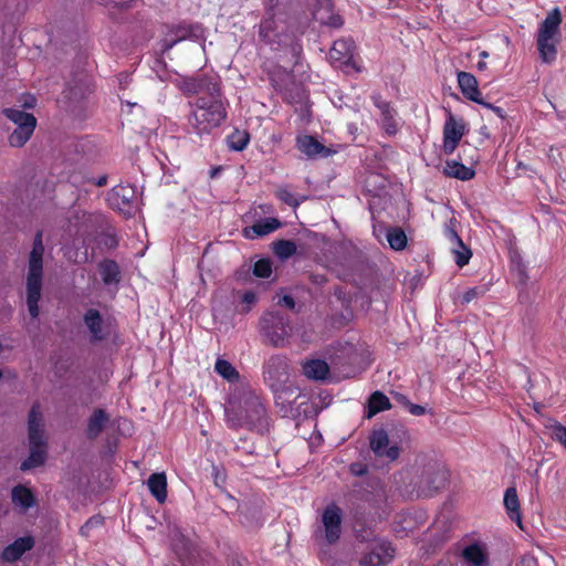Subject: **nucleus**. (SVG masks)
Returning <instances> with one entry per match:
<instances>
[{
	"label": "nucleus",
	"mask_w": 566,
	"mask_h": 566,
	"mask_svg": "<svg viewBox=\"0 0 566 566\" xmlns=\"http://www.w3.org/2000/svg\"><path fill=\"white\" fill-rule=\"evenodd\" d=\"M228 103L222 94L219 96H199L190 104L188 117L190 130L199 137L210 135L227 118Z\"/></svg>",
	"instance_id": "obj_1"
},
{
	"label": "nucleus",
	"mask_w": 566,
	"mask_h": 566,
	"mask_svg": "<svg viewBox=\"0 0 566 566\" xmlns=\"http://www.w3.org/2000/svg\"><path fill=\"white\" fill-rule=\"evenodd\" d=\"M43 233L38 231L34 235L33 247L29 254L27 273V305L32 318H38L40 314L39 302L43 283Z\"/></svg>",
	"instance_id": "obj_2"
},
{
	"label": "nucleus",
	"mask_w": 566,
	"mask_h": 566,
	"mask_svg": "<svg viewBox=\"0 0 566 566\" xmlns=\"http://www.w3.org/2000/svg\"><path fill=\"white\" fill-rule=\"evenodd\" d=\"M356 512L368 509L369 514L382 518L389 513L388 493L380 481L375 476H366L363 481H356ZM358 518L356 517V524Z\"/></svg>",
	"instance_id": "obj_3"
},
{
	"label": "nucleus",
	"mask_w": 566,
	"mask_h": 566,
	"mask_svg": "<svg viewBox=\"0 0 566 566\" xmlns=\"http://www.w3.org/2000/svg\"><path fill=\"white\" fill-rule=\"evenodd\" d=\"M379 290L380 279L376 262L356 252V305L361 310L369 308Z\"/></svg>",
	"instance_id": "obj_4"
},
{
	"label": "nucleus",
	"mask_w": 566,
	"mask_h": 566,
	"mask_svg": "<svg viewBox=\"0 0 566 566\" xmlns=\"http://www.w3.org/2000/svg\"><path fill=\"white\" fill-rule=\"evenodd\" d=\"M562 22V11L556 7L546 14L545 19L538 25L536 32V49L543 63L552 64L557 59Z\"/></svg>",
	"instance_id": "obj_5"
},
{
	"label": "nucleus",
	"mask_w": 566,
	"mask_h": 566,
	"mask_svg": "<svg viewBox=\"0 0 566 566\" xmlns=\"http://www.w3.org/2000/svg\"><path fill=\"white\" fill-rule=\"evenodd\" d=\"M30 454L21 463L22 471L41 467L46 460V438L43 429V416L39 405H33L28 419Z\"/></svg>",
	"instance_id": "obj_6"
},
{
	"label": "nucleus",
	"mask_w": 566,
	"mask_h": 566,
	"mask_svg": "<svg viewBox=\"0 0 566 566\" xmlns=\"http://www.w3.org/2000/svg\"><path fill=\"white\" fill-rule=\"evenodd\" d=\"M242 403L241 417L234 418L231 412L228 411V422L232 427H247L261 434L268 432L270 418L261 397L252 391L247 392Z\"/></svg>",
	"instance_id": "obj_7"
},
{
	"label": "nucleus",
	"mask_w": 566,
	"mask_h": 566,
	"mask_svg": "<svg viewBox=\"0 0 566 566\" xmlns=\"http://www.w3.org/2000/svg\"><path fill=\"white\" fill-rule=\"evenodd\" d=\"M259 331L265 343L275 348L285 347L293 334L290 318L279 311L265 312L260 317Z\"/></svg>",
	"instance_id": "obj_8"
},
{
	"label": "nucleus",
	"mask_w": 566,
	"mask_h": 566,
	"mask_svg": "<svg viewBox=\"0 0 566 566\" xmlns=\"http://www.w3.org/2000/svg\"><path fill=\"white\" fill-rule=\"evenodd\" d=\"M342 509L335 503H329L322 511L319 523L314 527V541L318 544H336L342 535Z\"/></svg>",
	"instance_id": "obj_9"
},
{
	"label": "nucleus",
	"mask_w": 566,
	"mask_h": 566,
	"mask_svg": "<svg viewBox=\"0 0 566 566\" xmlns=\"http://www.w3.org/2000/svg\"><path fill=\"white\" fill-rule=\"evenodd\" d=\"M263 379L275 394H283L290 379V365L286 356L275 354L263 363Z\"/></svg>",
	"instance_id": "obj_10"
},
{
	"label": "nucleus",
	"mask_w": 566,
	"mask_h": 566,
	"mask_svg": "<svg viewBox=\"0 0 566 566\" xmlns=\"http://www.w3.org/2000/svg\"><path fill=\"white\" fill-rule=\"evenodd\" d=\"M284 25L277 23L272 14H269L262 20L259 27V36L265 44L271 45L272 49L279 50L281 46L291 45L292 52L298 54L301 46L294 43L292 38L284 33Z\"/></svg>",
	"instance_id": "obj_11"
},
{
	"label": "nucleus",
	"mask_w": 566,
	"mask_h": 566,
	"mask_svg": "<svg viewBox=\"0 0 566 566\" xmlns=\"http://www.w3.org/2000/svg\"><path fill=\"white\" fill-rule=\"evenodd\" d=\"M3 113L17 125V128L9 136V144L12 147H22L32 136L36 126V118L30 113L15 108H6Z\"/></svg>",
	"instance_id": "obj_12"
},
{
	"label": "nucleus",
	"mask_w": 566,
	"mask_h": 566,
	"mask_svg": "<svg viewBox=\"0 0 566 566\" xmlns=\"http://www.w3.org/2000/svg\"><path fill=\"white\" fill-rule=\"evenodd\" d=\"M395 557L391 543L382 538H373L361 551L360 566H387Z\"/></svg>",
	"instance_id": "obj_13"
},
{
	"label": "nucleus",
	"mask_w": 566,
	"mask_h": 566,
	"mask_svg": "<svg viewBox=\"0 0 566 566\" xmlns=\"http://www.w3.org/2000/svg\"><path fill=\"white\" fill-rule=\"evenodd\" d=\"M369 447L375 457L385 460L386 463L397 461L401 454V448L397 443L390 444L388 433L382 428L371 431Z\"/></svg>",
	"instance_id": "obj_14"
},
{
	"label": "nucleus",
	"mask_w": 566,
	"mask_h": 566,
	"mask_svg": "<svg viewBox=\"0 0 566 566\" xmlns=\"http://www.w3.org/2000/svg\"><path fill=\"white\" fill-rule=\"evenodd\" d=\"M465 133L467 126L463 118H457L450 109H447V119L443 126L442 151L448 156L452 155Z\"/></svg>",
	"instance_id": "obj_15"
},
{
	"label": "nucleus",
	"mask_w": 566,
	"mask_h": 566,
	"mask_svg": "<svg viewBox=\"0 0 566 566\" xmlns=\"http://www.w3.org/2000/svg\"><path fill=\"white\" fill-rule=\"evenodd\" d=\"M370 98L373 101V104L379 109L380 128L387 136H396L400 129L398 113L396 108L392 106L390 102L384 99L380 93H373L370 95Z\"/></svg>",
	"instance_id": "obj_16"
},
{
	"label": "nucleus",
	"mask_w": 566,
	"mask_h": 566,
	"mask_svg": "<svg viewBox=\"0 0 566 566\" xmlns=\"http://www.w3.org/2000/svg\"><path fill=\"white\" fill-rule=\"evenodd\" d=\"M447 482V472L434 467L422 470L417 482V497H430L442 489Z\"/></svg>",
	"instance_id": "obj_17"
},
{
	"label": "nucleus",
	"mask_w": 566,
	"mask_h": 566,
	"mask_svg": "<svg viewBox=\"0 0 566 566\" xmlns=\"http://www.w3.org/2000/svg\"><path fill=\"white\" fill-rule=\"evenodd\" d=\"M179 88L186 94H206L205 96H219L221 94L220 83L217 78L205 75L182 77L179 81Z\"/></svg>",
	"instance_id": "obj_18"
},
{
	"label": "nucleus",
	"mask_w": 566,
	"mask_h": 566,
	"mask_svg": "<svg viewBox=\"0 0 566 566\" xmlns=\"http://www.w3.org/2000/svg\"><path fill=\"white\" fill-rule=\"evenodd\" d=\"M108 202L114 209L129 216L137 207L136 190L130 185H118L109 193Z\"/></svg>",
	"instance_id": "obj_19"
},
{
	"label": "nucleus",
	"mask_w": 566,
	"mask_h": 566,
	"mask_svg": "<svg viewBox=\"0 0 566 566\" xmlns=\"http://www.w3.org/2000/svg\"><path fill=\"white\" fill-rule=\"evenodd\" d=\"M296 147L311 159L318 157L326 158L331 155V150L311 135L298 136L296 138Z\"/></svg>",
	"instance_id": "obj_20"
},
{
	"label": "nucleus",
	"mask_w": 566,
	"mask_h": 566,
	"mask_svg": "<svg viewBox=\"0 0 566 566\" xmlns=\"http://www.w3.org/2000/svg\"><path fill=\"white\" fill-rule=\"evenodd\" d=\"M503 505L507 517L523 530V515L521 502L515 486H510L504 492Z\"/></svg>",
	"instance_id": "obj_21"
},
{
	"label": "nucleus",
	"mask_w": 566,
	"mask_h": 566,
	"mask_svg": "<svg viewBox=\"0 0 566 566\" xmlns=\"http://www.w3.org/2000/svg\"><path fill=\"white\" fill-rule=\"evenodd\" d=\"M302 374L310 380L325 381L329 376L328 364L318 358L306 359L301 363Z\"/></svg>",
	"instance_id": "obj_22"
},
{
	"label": "nucleus",
	"mask_w": 566,
	"mask_h": 566,
	"mask_svg": "<svg viewBox=\"0 0 566 566\" xmlns=\"http://www.w3.org/2000/svg\"><path fill=\"white\" fill-rule=\"evenodd\" d=\"M458 84L463 96L476 104L482 103V94L479 90L476 77L464 71L458 72Z\"/></svg>",
	"instance_id": "obj_23"
},
{
	"label": "nucleus",
	"mask_w": 566,
	"mask_h": 566,
	"mask_svg": "<svg viewBox=\"0 0 566 566\" xmlns=\"http://www.w3.org/2000/svg\"><path fill=\"white\" fill-rule=\"evenodd\" d=\"M281 227V222L276 218H264L256 221L252 227L245 228L244 235L249 239H255L270 234Z\"/></svg>",
	"instance_id": "obj_24"
},
{
	"label": "nucleus",
	"mask_w": 566,
	"mask_h": 566,
	"mask_svg": "<svg viewBox=\"0 0 566 566\" xmlns=\"http://www.w3.org/2000/svg\"><path fill=\"white\" fill-rule=\"evenodd\" d=\"M34 545V541L30 536L20 537L12 544L8 545L2 552V558L7 562L18 560L25 552L30 551Z\"/></svg>",
	"instance_id": "obj_25"
},
{
	"label": "nucleus",
	"mask_w": 566,
	"mask_h": 566,
	"mask_svg": "<svg viewBox=\"0 0 566 566\" xmlns=\"http://www.w3.org/2000/svg\"><path fill=\"white\" fill-rule=\"evenodd\" d=\"M391 403L389 398L381 391H375L370 395L365 406V418L370 419L377 413L389 410Z\"/></svg>",
	"instance_id": "obj_26"
},
{
	"label": "nucleus",
	"mask_w": 566,
	"mask_h": 566,
	"mask_svg": "<svg viewBox=\"0 0 566 566\" xmlns=\"http://www.w3.org/2000/svg\"><path fill=\"white\" fill-rule=\"evenodd\" d=\"M109 421V416L104 409H95L87 421L86 434L88 439H96Z\"/></svg>",
	"instance_id": "obj_27"
},
{
	"label": "nucleus",
	"mask_w": 566,
	"mask_h": 566,
	"mask_svg": "<svg viewBox=\"0 0 566 566\" xmlns=\"http://www.w3.org/2000/svg\"><path fill=\"white\" fill-rule=\"evenodd\" d=\"M99 274L105 285H117L120 281V270L114 260L105 259L98 264Z\"/></svg>",
	"instance_id": "obj_28"
},
{
	"label": "nucleus",
	"mask_w": 566,
	"mask_h": 566,
	"mask_svg": "<svg viewBox=\"0 0 566 566\" xmlns=\"http://www.w3.org/2000/svg\"><path fill=\"white\" fill-rule=\"evenodd\" d=\"M444 176L455 178L462 181L471 180L475 176V171L458 160H447L443 168Z\"/></svg>",
	"instance_id": "obj_29"
},
{
	"label": "nucleus",
	"mask_w": 566,
	"mask_h": 566,
	"mask_svg": "<svg viewBox=\"0 0 566 566\" xmlns=\"http://www.w3.org/2000/svg\"><path fill=\"white\" fill-rule=\"evenodd\" d=\"M353 57L354 53L346 41L337 40L334 42L329 51V59L334 63H339V65L349 66Z\"/></svg>",
	"instance_id": "obj_30"
},
{
	"label": "nucleus",
	"mask_w": 566,
	"mask_h": 566,
	"mask_svg": "<svg viewBox=\"0 0 566 566\" xmlns=\"http://www.w3.org/2000/svg\"><path fill=\"white\" fill-rule=\"evenodd\" d=\"M147 485L151 495L159 503H164L167 499V479L166 474L153 473L147 481Z\"/></svg>",
	"instance_id": "obj_31"
},
{
	"label": "nucleus",
	"mask_w": 566,
	"mask_h": 566,
	"mask_svg": "<svg viewBox=\"0 0 566 566\" xmlns=\"http://www.w3.org/2000/svg\"><path fill=\"white\" fill-rule=\"evenodd\" d=\"M463 559L473 566H485L488 563V555L485 549L479 543H472L465 546L462 551Z\"/></svg>",
	"instance_id": "obj_32"
},
{
	"label": "nucleus",
	"mask_w": 566,
	"mask_h": 566,
	"mask_svg": "<svg viewBox=\"0 0 566 566\" xmlns=\"http://www.w3.org/2000/svg\"><path fill=\"white\" fill-rule=\"evenodd\" d=\"M84 323L87 326L93 340H102L103 335V318L101 313L95 308H90L84 314Z\"/></svg>",
	"instance_id": "obj_33"
},
{
	"label": "nucleus",
	"mask_w": 566,
	"mask_h": 566,
	"mask_svg": "<svg viewBox=\"0 0 566 566\" xmlns=\"http://www.w3.org/2000/svg\"><path fill=\"white\" fill-rule=\"evenodd\" d=\"M313 15L314 19L321 24H325L333 28H338L343 24L342 18L332 12V4L329 3L328 0L325 1L324 6L316 9L313 12Z\"/></svg>",
	"instance_id": "obj_34"
},
{
	"label": "nucleus",
	"mask_w": 566,
	"mask_h": 566,
	"mask_svg": "<svg viewBox=\"0 0 566 566\" xmlns=\"http://www.w3.org/2000/svg\"><path fill=\"white\" fill-rule=\"evenodd\" d=\"M12 503L23 510H28L34 505V496L32 492L24 485H17L11 491Z\"/></svg>",
	"instance_id": "obj_35"
},
{
	"label": "nucleus",
	"mask_w": 566,
	"mask_h": 566,
	"mask_svg": "<svg viewBox=\"0 0 566 566\" xmlns=\"http://www.w3.org/2000/svg\"><path fill=\"white\" fill-rule=\"evenodd\" d=\"M201 33V27L199 24H180L176 29L177 39L166 42L165 50H170L178 42L188 38H198Z\"/></svg>",
	"instance_id": "obj_36"
},
{
	"label": "nucleus",
	"mask_w": 566,
	"mask_h": 566,
	"mask_svg": "<svg viewBox=\"0 0 566 566\" xmlns=\"http://www.w3.org/2000/svg\"><path fill=\"white\" fill-rule=\"evenodd\" d=\"M386 238L389 247L395 251H401L407 247V235L399 227H389L386 232Z\"/></svg>",
	"instance_id": "obj_37"
},
{
	"label": "nucleus",
	"mask_w": 566,
	"mask_h": 566,
	"mask_svg": "<svg viewBox=\"0 0 566 566\" xmlns=\"http://www.w3.org/2000/svg\"><path fill=\"white\" fill-rule=\"evenodd\" d=\"M448 233H449L450 238L452 240L457 241L461 248V250H454V255H455L454 261L459 268H463L464 265H467L469 263V261L472 256V252L468 247L464 245L462 239L458 235V233L454 230L449 229Z\"/></svg>",
	"instance_id": "obj_38"
},
{
	"label": "nucleus",
	"mask_w": 566,
	"mask_h": 566,
	"mask_svg": "<svg viewBox=\"0 0 566 566\" xmlns=\"http://www.w3.org/2000/svg\"><path fill=\"white\" fill-rule=\"evenodd\" d=\"M214 370L218 375H220L223 379L234 382L240 378L239 371L233 367V365L222 358H218L214 364Z\"/></svg>",
	"instance_id": "obj_39"
},
{
	"label": "nucleus",
	"mask_w": 566,
	"mask_h": 566,
	"mask_svg": "<svg viewBox=\"0 0 566 566\" xmlns=\"http://www.w3.org/2000/svg\"><path fill=\"white\" fill-rule=\"evenodd\" d=\"M227 142L230 149L242 151L250 142V134L247 130L235 129L228 136Z\"/></svg>",
	"instance_id": "obj_40"
},
{
	"label": "nucleus",
	"mask_w": 566,
	"mask_h": 566,
	"mask_svg": "<svg viewBox=\"0 0 566 566\" xmlns=\"http://www.w3.org/2000/svg\"><path fill=\"white\" fill-rule=\"evenodd\" d=\"M374 361L373 352L366 344L356 345V370H365Z\"/></svg>",
	"instance_id": "obj_41"
},
{
	"label": "nucleus",
	"mask_w": 566,
	"mask_h": 566,
	"mask_svg": "<svg viewBox=\"0 0 566 566\" xmlns=\"http://www.w3.org/2000/svg\"><path fill=\"white\" fill-rule=\"evenodd\" d=\"M296 251V244L291 240H277L273 243V252L281 260L291 258Z\"/></svg>",
	"instance_id": "obj_42"
},
{
	"label": "nucleus",
	"mask_w": 566,
	"mask_h": 566,
	"mask_svg": "<svg viewBox=\"0 0 566 566\" xmlns=\"http://www.w3.org/2000/svg\"><path fill=\"white\" fill-rule=\"evenodd\" d=\"M253 274L256 277L268 279L272 274V262L269 259H261L253 265Z\"/></svg>",
	"instance_id": "obj_43"
},
{
	"label": "nucleus",
	"mask_w": 566,
	"mask_h": 566,
	"mask_svg": "<svg viewBox=\"0 0 566 566\" xmlns=\"http://www.w3.org/2000/svg\"><path fill=\"white\" fill-rule=\"evenodd\" d=\"M552 438L566 449V426L559 422L552 426Z\"/></svg>",
	"instance_id": "obj_44"
},
{
	"label": "nucleus",
	"mask_w": 566,
	"mask_h": 566,
	"mask_svg": "<svg viewBox=\"0 0 566 566\" xmlns=\"http://www.w3.org/2000/svg\"><path fill=\"white\" fill-rule=\"evenodd\" d=\"M277 198L290 207L296 208L300 205V201L294 197V195L287 188H280L276 191Z\"/></svg>",
	"instance_id": "obj_45"
},
{
	"label": "nucleus",
	"mask_w": 566,
	"mask_h": 566,
	"mask_svg": "<svg viewBox=\"0 0 566 566\" xmlns=\"http://www.w3.org/2000/svg\"><path fill=\"white\" fill-rule=\"evenodd\" d=\"M485 289L482 286H473L468 289L462 295V304H469L475 298L483 296Z\"/></svg>",
	"instance_id": "obj_46"
},
{
	"label": "nucleus",
	"mask_w": 566,
	"mask_h": 566,
	"mask_svg": "<svg viewBox=\"0 0 566 566\" xmlns=\"http://www.w3.org/2000/svg\"><path fill=\"white\" fill-rule=\"evenodd\" d=\"M241 302L243 304L241 313H249L252 306L258 302V296L254 292L247 291L242 294Z\"/></svg>",
	"instance_id": "obj_47"
},
{
	"label": "nucleus",
	"mask_w": 566,
	"mask_h": 566,
	"mask_svg": "<svg viewBox=\"0 0 566 566\" xmlns=\"http://www.w3.org/2000/svg\"><path fill=\"white\" fill-rule=\"evenodd\" d=\"M284 98H285L289 103H291V104H294V103H301V102H303V99H304V94H303L302 90L296 88V90H295V93H287V92H285V93H284Z\"/></svg>",
	"instance_id": "obj_48"
},
{
	"label": "nucleus",
	"mask_w": 566,
	"mask_h": 566,
	"mask_svg": "<svg viewBox=\"0 0 566 566\" xmlns=\"http://www.w3.org/2000/svg\"><path fill=\"white\" fill-rule=\"evenodd\" d=\"M480 105L493 111L500 118L504 119L506 114H505V111L502 108V107H499V106H495L491 103H488L485 102L483 98H482V103H479Z\"/></svg>",
	"instance_id": "obj_49"
},
{
	"label": "nucleus",
	"mask_w": 566,
	"mask_h": 566,
	"mask_svg": "<svg viewBox=\"0 0 566 566\" xmlns=\"http://www.w3.org/2000/svg\"><path fill=\"white\" fill-rule=\"evenodd\" d=\"M407 410L409 413L417 417L423 416L427 412L426 407L413 402L409 403V408Z\"/></svg>",
	"instance_id": "obj_50"
},
{
	"label": "nucleus",
	"mask_w": 566,
	"mask_h": 566,
	"mask_svg": "<svg viewBox=\"0 0 566 566\" xmlns=\"http://www.w3.org/2000/svg\"><path fill=\"white\" fill-rule=\"evenodd\" d=\"M277 304L289 308H294L295 301L291 295H284L279 300Z\"/></svg>",
	"instance_id": "obj_51"
},
{
	"label": "nucleus",
	"mask_w": 566,
	"mask_h": 566,
	"mask_svg": "<svg viewBox=\"0 0 566 566\" xmlns=\"http://www.w3.org/2000/svg\"><path fill=\"white\" fill-rule=\"evenodd\" d=\"M395 399L396 401L401 405L405 409H408L409 408V403H411V401L408 399L407 396L402 395V394H396L395 395Z\"/></svg>",
	"instance_id": "obj_52"
},
{
	"label": "nucleus",
	"mask_w": 566,
	"mask_h": 566,
	"mask_svg": "<svg viewBox=\"0 0 566 566\" xmlns=\"http://www.w3.org/2000/svg\"><path fill=\"white\" fill-rule=\"evenodd\" d=\"M333 103L335 106L342 108L343 106H348L347 102L344 101L343 96L338 93L333 97Z\"/></svg>",
	"instance_id": "obj_53"
},
{
	"label": "nucleus",
	"mask_w": 566,
	"mask_h": 566,
	"mask_svg": "<svg viewBox=\"0 0 566 566\" xmlns=\"http://www.w3.org/2000/svg\"><path fill=\"white\" fill-rule=\"evenodd\" d=\"M99 522H101V520H99L98 517H92V518H90V520L85 523V525L82 527V532H84V530H86V528H88V527H91V526H93L94 524H97V523H99Z\"/></svg>",
	"instance_id": "obj_54"
},
{
	"label": "nucleus",
	"mask_w": 566,
	"mask_h": 566,
	"mask_svg": "<svg viewBox=\"0 0 566 566\" xmlns=\"http://www.w3.org/2000/svg\"><path fill=\"white\" fill-rule=\"evenodd\" d=\"M366 473H367V467L366 465H364V467L359 465V468L356 467V471H355L356 478L357 476H363Z\"/></svg>",
	"instance_id": "obj_55"
},
{
	"label": "nucleus",
	"mask_w": 566,
	"mask_h": 566,
	"mask_svg": "<svg viewBox=\"0 0 566 566\" xmlns=\"http://www.w3.org/2000/svg\"><path fill=\"white\" fill-rule=\"evenodd\" d=\"M35 102L36 101L33 96H29L28 101H25V103H24V106L31 108L35 105Z\"/></svg>",
	"instance_id": "obj_56"
},
{
	"label": "nucleus",
	"mask_w": 566,
	"mask_h": 566,
	"mask_svg": "<svg viewBox=\"0 0 566 566\" xmlns=\"http://www.w3.org/2000/svg\"><path fill=\"white\" fill-rule=\"evenodd\" d=\"M106 182H107V177H106V176H101V177L96 180L95 185H96V186H98V187H103V186H105V185H106Z\"/></svg>",
	"instance_id": "obj_57"
},
{
	"label": "nucleus",
	"mask_w": 566,
	"mask_h": 566,
	"mask_svg": "<svg viewBox=\"0 0 566 566\" xmlns=\"http://www.w3.org/2000/svg\"><path fill=\"white\" fill-rule=\"evenodd\" d=\"M476 66L480 71L486 70L488 67L486 62L483 60L479 61Z\"/></svg>",
	"instance_id": "obj_58"
},
{
	"label": "nucleus",
	"mask_w": 566,
	"mask_h": 566,
	"mask_svg": "<svg viewBox=\"0 0 566 566\" xmlns=\"http://www.w3.org/2000/svg\"><path fill=\"white\" fill-rule=\"evenodd\" d=\"M489 56V53L486 51L480 52V57L484 61Z\"/></svg>",
	"instance_id": "obj_59"
},
{
	"label": "nucleus",
	"mask_w": 566,
	"mask_h": 566,
	"mask_svg": "<svg viewBox=\"0 0 566 566\" xmlns=\"http://www.w3.org/2000/svg\"><path fill=\"white\" fill-rule=\"evenodd\" d=\"M355 538H356V542H359L360 541V535L356 533Z\"/></svg>",
	"instance_id": "obj_60"
},
{
	"label": "nucleus",
	"mask_w": 566,
	"mask_h": 566,
	"mask_svg": "<svg viewBox=\"0 0 566 566\" xmlns=\"http://www.w3.org/2000/svg\"><path fill=\"white\" fill-rule=\"evenodd\" d=\"M355 71H356V73H358L360 71V69L358 67L357 64H356Z\"/></svg>",
	"instance_id": "obj_61"
},
{
	"label": "nucleus",
	"mask_w": 566,
	"mask_h": 566,
	"mask_svg": "<svg viewBox=\"0 0 566 566\" xmlns=\"http://www.w3.org/2000/svg\"><path fill=\"white\" fill-rule=\"evenodd\" d=\"M216 174H218V170L217 169L212 170V176H214Z\"/></svg>",
	"instance_id": "obj_62"
},
{
	"label": "nucleus",
	"mask_w": 566,
	"mask_h": 566,
	"mask_svg": "<svg viewBox=\"0 0 566 566\" xmlns=\"http://www.w3.org/2000/svg\"><path fill=\"white\" fill-rule=\"evenodd\" d=\"M354 470V464H350L349 465V471H353Z\"/></svg>",
	"instance_id": "obj_63"
}]
</instances>
